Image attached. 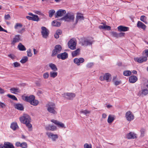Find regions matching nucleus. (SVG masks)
I'll return each mask as SVG.
<instances>
[{
    "instance_id": "f257e3e1",
    "label": "nucleus",
    "mask_w": 148,
    "mask_h": 148,
    "mask_svg": "<svg viewBox=\"0 0 148 148\" xmlns=\"http://www.w3.org/2000/svg\"><path fill=\"white\" fill-rule=\"evenodd\" d=\"M20 120L22 123L26 124L29 131L32 130V125L30 123L31 118L27 114H23L22 116L20 118Z\"/></svg>"
},
{
    "instance_id": "f03ea898",
    "label": "nucleus",
    "mask_w": 148,
    "mask_h": 148,
    "mask_svg": "<svg viewBox=\"0 0 148 148\" xmlns=\"http://www.w3.org/2000/svg\"><path fill=\"white\" fill-rule=\"evenodd\" d=\"M46 107L47 111L50 113L53 114H57V112L56 111V108L54 103L52 102H49L46 105Z\"/></svg>"
},
{
    "instance_id": "7ed1b4c3",
    "label": "nucleus",
    "mask_w": 148,
    "mask_h": 148,
    "mask_svg": "<svg viewBox=\"0 0 148 148\" xmlns=\"http://www.w3.org/2000/svg\"><path fill=\"white\" fill-rule=\"evenodd\" d=\"M46 134L48 138L51 139L53 141L55 142L58 138V135L57 134H54L52 132H47Z\"/></svg>"
},
{
    "instance_id": "20e7f679",
    "label": "nucleus",
    "mask_w": 148,
    "mask_h": 148,
    "mask_svg": "<svg viewBox=\"0 0 148 148\" xmlns=\"http://www.w3.org/2000/svg\"><path fill=\"white\" fill-rule=\"evenodd\" d=\"M61 19V20H64L67 21H69L71 20L73 21L74 19V16L73 14L68 13Z\"/></svg>"
},
{
    "instance_id": "39448f33",
    "label": "nucleus",
    "mask_w": 148,
    "mask_h": 148,
    "mask_svg": "<svg viewBox=\"0 0 148 148\" xmlns=\"http://www.w3.org/2000/svg\"><path fill=\"white\" fill-rule=\"evenodd\" d=\"M80 42L82 46H86L92 45V42L90 40L86 38H83L81 39Z\"/></svg>"
},
{
    "instance_id": "423d86ee",
    "label": "nucleus",
    "mask_w": 148,
    "mask_h": 148,
    "mask_svg": "<svg viewBox=\"0 0 148 148\" xmlns=\"http://www.w3.org/2000/svg\"><path fill=\"white\" fill-rule=\"evenodd\" d=\"M62 50V47L59 45H57L54 47V49L53 50L51 54L52 56H54L57 54L60 53Z\"/></svg>"
},
{
    "instance_id": "0eeeda50",
    "label": "nucleus",
    "mask_w": 148,
    "mask_h": 148,
    "mask_svg": "<svg viewBox=\"0 0 148 148\" xmlns=\"http://www.w3.org/2000/svg\"><path fill=\"white\" fill-rule=\"evenodd\" d=\"M22 25L20 23H16L14 26V28L16 30V31L19 33L22 34L25 30L24 28L20 30V28L22 27Z\"/></svg>"
},
{
    "instance_id": "6e6552de",
    "label": "nucleus",
    "mask_w": 148,
    "mask_h": 148,
    "mask_svg": "<svg viewBox=\"0 0 148 148\" xmlns=\"http://www.w3.org/2000/svg\"><path fill=\"white\" fill-rule=\"evenodd\" d=\"M68 46L71 49L74 50L76 48V42L75 40L72 39L68 42Z\"/></svg>"
},
{
    "instance_id": "1a4fd4ad",
    "label": "nucleus",
    "mask_w": 148,
    "mask_h": 148,
    "mask_svg": "<svg viewBox=\"0 0 148 148\" xmlns=\"http://www.w3.org/2000/svg\"><path fill=\"white\" fill-rule=\"evenodd\" d=\"M22 97L23 101L26 102H34L35 99V97L33 95L29 96H23Z\"/></svg>"
},
{
    "instance_id": "9d476101",
    "label": "nucleus",
    "mask_w": 148,
    "mask_h": 148,
    "mask_svg": "<svg viewBox=\"0 0 148 148\" xmlns=\"http://www.w3.org/2000/svg\"><path fill=\"white\" fill-rule=\"evenodd\" d=\"M125 117L127 120L130 122L134 119L133 114L130 111H127L126 112Z\"/></svg>"
},
{
    "instance_id": "9b49d317",
    "label": "nucleus",
    "mask_w": 148,
    "mask_h": 148,
    "mask_svg": "<svg viewBox=\"0 0 148 148\" xmlns=\"http://www.w3.org/2000/svg\"><path fill=\"white\" fill-rule=\"evenodd\" d=\"M41 29V33L42 37L44 38H47L49 34V31L45 27H42Z\"/></svg>"
},
{
    "instance_id": "f8f14e48",
    "label": "nucleus",
    "mask_w": 148,
    "mask_h": 148,
    "mask_svg": "<svg viewBox=\"0 0 148 148\" xmlns=\"http://www.w3.org/2000/svg\"><path fill=\"white\" fill-rule=\"evenodd\" d=\"M63 96L68 99H72L75 97V94L72 93H66L62 94Z\"/></svg>"
},
{
    "instance_id": "ddd939ff",
    "label": "nucleus",
    "mask_w": 148,
    "mask_h": 148,
    "mask_svg": "<svg viewBox=\"0 0 148 148\" xmlns=\"http://www.w3.org/2000/svg\"><path fill=\"white\" fill-rule=\"evenodd\" d=\"M138 94L142 97L146 96L148 94V90L146 87L142 88L141 90L139 91Z\"/></svg>"
},
{
    "instance_id": "4468645a",
    "label": "nucleus",
    "mask_w": 148,
    "mask_h": 148,
    "mask_svg": "<svg viewBox=\"0 0 148 148\" xmlns=\"http://www.w3.org/2000/svg\"><path fill=\"white\" fill-rule=\"evenodd\" d=\"M66 13V11L65 10L60 9L56 12V14L55 15V18L62 16Z\"/></svg>"
},
{
    "instance_id": "2eb2a0df",
    "label": "nucleus",
    "mask_w": 148,
    "mask_h": 148,
    "mask_svg": "<svg viewBox=\"0 0 148 148\" xmlns=\"http://www.w3.org/2000/svg\"><path fill=\"white\" fill-rule=\"evenodd\" d=\"M134 60L135 61L141 63L143 62L146 61L147 60V58L146 57H137L134 58Z\"/></svg>"
},
{
    "instance_id": "dca6fc26",
    "label": "nucleus",
    "mask_w": 148,
    "mask_h": 148,
    "mask_svg": "<svg viewBox=\"0 0 148 148\" xmlns=\"http://www.w3.org/2000/svg\"><path fill=\"white\" fill-rule=\"evenodd\" d=\"M68 57V55L67 53L64 52L60 54H58L57 55V57L59 59H61L62 60H65Z\"/></svg>"
},
{
    "instance_id": "f3484780",
    "label": "nucleus",
    "mask_w": 148,
    "mask_h": 148,
    "mask_svg": "<svg viewBox=\"0 0 148 148\" xmlns=\"http://www.w3.org/2000/svg\"><path fill=\"white\" fill-rule=\"evenodd\" d=\"M84 17L83 14L80 13H77L76 16V23H77L79 21L84 20Z\"/></svg>"
},
{
    "instance_id": "a211bd4d",
    "label": "nucleus",
    "mask_w": 148,
    "mask_h": 148,
    "mask_svg": "<svg viewBox=\"0 0 148 148\" xmlns=\"http://www.w3.org/2000/svg\"><path fill=\"white\" fill-rule=\"evenodd\" d=\"M45 128L47 130L54 131L56 130L57 128L56 126L54 125H48L45 126Z\"/></svg>"
},
{
    "instance_id": "6ab92c4d",
    "label": "nucleus",
    "mask_w": 148,
    "mask_h": 148,
    "mask_svg": "<svg viewBox=\"0 0 148 148\" xmlns=\"http://www.w3.org/2000/svg\"><path fill=\"white\" fill-rule=\"evenodd\" d=\"M52 122L54 123L57 125L58 127H64V125L63 123L56 120L52 119L51 120Z\"/></svg>"
},
{
    "instance_id": "aec40b11",
    "label": "nucleus",
    "mask_w": 148,
    "mask_h": 148,
    "mask_svg": "<svg viewBox=\"0 0 148 148\" xmlns=\"http://www.w3.org/2000/svg\"><path fill=\"white\" fill-rule=\"evenodd\" d=\"M118 30L119 32H126L129 30V28L128 27L120 25L117 27Z\"/></svg>"
},
{
    "instance_id": "412c9836",
    "label": "nucleus",
    "mask_w": 148,
    "mask_h": 148,
    "mask_svg": "<svg viewBox=\"0 0 148 148\" xmlns=\"http://www.w3.org/2000/svg\"><path fill=\"white\" fill-rule=\"evenodd\" d=\"M74 62L79 66L80 64V63H83L84 61V60L82 58H80L79 59L75 58L74 59Z\"/></svg>"
},
{
    "instance_id": "4be33fe9",
    "label": "nucleus",
    "mask_w": 148,
    "mask_h": 148,
    "mask_svg": "<svg viewBox=\"0 0 148 148\" xmlns=\"http://www.w3.org/2000/svg\"><path fill=\"white\" fill-rule=\"evenodd\" d=\"M101 24H102L103 25H100L99 26V28L100 29H103L108 30H110L111 27L110 26L107 25L103 23H101Z\"/></svg>"
},
{
    "instance_id": "5701e85b",
    "label": "nucleus",
    "mask_w": 148,
    "mask_h": 148,
    "mask_svg": "<svg viewBox=\"0 0 148 148\" xmlns=\"http://www.w3.org/2000/svg\"><path fill=\"white\" fill-rule=\"evenodd\" d=\"M20 36L19 35H16L12 42V44H14L18 42L20 40Z\"/></svg>"
},
{
    "instance_id": "b1692460",
    "label": "nucleus",
    "mask_w": 148,
    "mask_h": 148,
    "mask_svg": "<svg viewBox=\"0 0 148 148\" xmlns=\"http://www.w3.org/2000/svg\"><path fill=\"white\" fill-rule=\"evenodd\" d=\"M127 138L128 139H135L137 138L136 134L134 132H130L127 134Z\"/></svg>"
},
{
    "instance_id": "393cba45",
    "label": "nucleus",
    "mask_w": 148,
    "mask_h": 148,
    "mask_svg": "<svg viewBox=\"0 0 148 148\" xmlns=\"http://www.w3.org/2000/svg\"><path fill=\"white\" fill-rule=\"evenodd\" d=\"M3 147L5 148H15L12 143L8 142H5Z\"/></svg>"
},
{
    "instance_id": "a878e982",
    "label": "nucleus",
    "mask_w": 148,
    "mask_h": 148,
    "mask_svg": "<svg viewBox=\"0 0 148 148\" xmlns=\"http://www.w3.org/2000/svg\"><path fill=\"white\" fill-rule=\"evenodd\" d=\"M15 108L19 110H23L24 107L23 105L20 103L15 104L14 105Z\"/></svg>"
},
{
    "instance_id": "bb28decb",
    "label": "nucleus",
    "mask_w": 148,
    "mask_h": 148,
    "mask_svg": "<svg viewBox=\"0 0 148 148\" xmlns=\"http://www.w3.org/2000/svg\"><path fill=\"white\" fill-rule=\"evenodd\" d=\"M137 77L134 75H132L130 76L129 77V81L130 83H134L137 80Z\"/></svg>"
},
{
    "instance_id": "cd10ccee",
    "label": "nucleus",
    "mask_w": 148,
    "mask_h": 148,
    "mask_svg": "<svg viewBox=\"0 0 148 148\" xmlns=\"http://www.w3.org/2000/svg\"><path fill=\"white\" fill-rule=\"evenodd\" d=\"M137 26L139 28H141L144 30L146 27V25L140 21H138L137 23Z\"/></svg>"
},
{
    "instance_id": "c85d7f7f",
    "label": "nucleus",
    "mask_w": 148,
    "mask_h": 148,
    "mask_svg": "<svg viewBox=\"0 0 148 148\" xmlns=\"http://www.w3.org/2000/svg\"><path fill=\"white\" fill-rule=\"evenodd\" d=\"M49 66L53 71H58V68L54 64L52 63H49Z\"/></svg>"
},
{
    "instance_id": "c756f323",
    "label": "nucleus",
    "mask_w": 148,
    "mask_h": 148,
    "mask_svg": "<svg viewBox=\"0 0 148 148\" xmlns=\"http://www.w3.org/2000/svg\"><path fill=\"white\" fill-rule=\"evenodd\" d=\"M105 79L107 82L110 81L111 79V75L109 73H106L104 75Z\"/></svg>"
},
{
    "instance_id": "7c9ffc66",
    "label": "nucleus",
    "mask_w": 148,
    "mask_h": 148,
    "mask_svg": "<svg viewBox=\"0 0 148 148\" xmlns=\"http://www.w3.org/2000/svg\"><path fill=\"white\" fill-rule=\"evenodd\" d=\"M62 34V31L60 29H58L56 31V33L54 35L55 38H58L59 37V35Z\"/></svg>"
},
{
    "instance_id": "2f4dec72",
    "label": "nucleus",
    "mask_w": 148,
    "mask_h": 148,
    "mask_svg": "<svg viewBox=\"0 0 148 148\" xmlns=\"http://www.w3.org/2000/svg\"><path fill=\"white\" fill-rule=\"evenodd\" d=\"M52 25L54 26L59 27L60 25V23L56 20L53 21L51 23Z\"/></svg>"
},
{
    "instance_id": "473e14b6",
    "label": "nucleus",
    "mask_w": 148,
    "mask_h": 148,
    "mask_svg": "<svg viewBox=\"0 0 148 148\" xmlns=\"http://www.w3.org/2000/svg\"><path fill=\"white\" fill-rule=\"evenodd\" d=\"M80 49H78L77 50L73 51L72 53V56L73 57H75L80 52Z\"/></svg>"
},
{
    "instance_id": "72a5a7b5",
    "label": "nucleus",
    "mask_w": 148,
    "mask_h": 148,
    "mask_svg": "<svg viewBox=\"0 0 148 148\" xmlns=\"http://www.w3.org/2000/svg\"><path fill=\"white\" fill-rule=\"evenodd\" d=\"M18 48L19 49L20 51H25L26 50V48L25 46L22 45L21 43H20L18 46Z\"/></svg>"
},
{
    "instance_id": "f704fd0d",
    "label": "nucleus",
    "mask_w": 148,
    "mask_h": 148,
    "mask_svg": "<svg viewBox=\"0 0 148 148\" xmlns=\"http://www.w3.org/2000/svg\"><path fill=\"white\" fill-rule=\"evenodd\" d=\"M11 92L14 94H16V93L19 92V89L17 88H12L10 89Z\"/></svg>"
},
{
    "instance_id": "c9c22d12",
    "label": "nucleus",
    "mask_w": 148,
    "mask_h": 148,
    "mask_svg": "<svg viewBox=\"0 0 148 148\" xmlns=\"http://www.w3.org/2000/svg\"><path fill=\"white\" fill-rule=\"evenodd\" d=\"M80 113L85 115L86 116H88V114L90 113V111L87 110H82L80 111Z\"/></svg>"
},
{
    "instance_id": "e433bc0d",
    "label": "nucleus",
    "mask_w": 148,
    "mask_h": 148,
    "mask_svg": "<svg viewBox=\"0 0 148 148\" xmlns=\"http://www.w3.org/2000/svg\"><path fill=\"white\" fill-rule=\"evenodd\" d=\"M58 73L55 71H51L50 73V77L52 78H55L57 76Z\"/></svg>"
},
{
    "instance_id": "4c0bfd02",
    "label": "nucleus",
    "mask_w": 148,
    "mask_h": 148,
    "mask_svg": "<svg viewBox=\"0 0 148 148\" xmlns=\"http://www.w3.org/2000/svg\"><path fill=\"white\" fill-rule=\"evenodd\" d=\"M114 118L113 116L109 115L108 119V122L109 123H112L114 120Z\"/></svg>"
},
{
    "instance_id": "58836bf2",
    "label": "nucleus",
    "mask_w": 148,
    "mask_h": 148,
    "mask_svg": "<svg viewBox=\"0 0 148 148\" xmlns=\"http://www.w3.org/2000/svg\"><path fill=\"white\" fill-rule=\"evenodd\" d=\"M11 128L14 130H15L18 127V126L16 123H13L11 125Z\"/></svg>"
},
{
    "instance_id": "ea45409f",
    "label": "nucleus",
    "mask_w": 148,
    "mask_h": 148,
    "mask_svg": "<svg viewBox=\"0 0 148 148\" xmlns=\"http://www.w3.org/2000/svg\"><path fill=\"white\" fill-rule=\"evenodd\" d=\"M132 73V72L130 71H124L123 74L125 76H129Z\"/></svg>"
},
{
    "instance_id": "a19ab883",
    "label": "nucleus",
    "mask_w": 148,
    "mask_h": 148,
    "mask_svg": "<svg viewBox=\"0 0 148 148\" xmlns=\"http://www.w3.org/2000/svg\"><path fill=\"white\" fill-rule=\"evenodd\" d=\"M7 96L9 97V98H11L12 99L15 101H17V98L14 95H11L10 94H8Z\"/></svg>"
},
{
    "instance_id": "79ce46f5",
    "label": "nucleus",
    "mask_w": 148,
    "mask_h": 148,
    "mask_svg": "<svg viewBox=\"0 0 148 148\" xmlns=\"http://www.w3.org/2000/svg\"><path fill=\"white\" fill-rule=\"evenodd\" d=\"M28 58L27 56H24L21 60L20 62L22 64L25 63L28 61Z\"/></svg>"
},
{
    "instance_id": "37998d69",
    "label": "nucleus",
    "mask_w": 148,
    "mask_h": 148,
    "mask_svg": "<svg viewBox=\"0 0 148 148\" xmlns=\"http://www.w3.org/2000/svg\"><path fill=\"white\" fill-rule=\"evenodd\" d=\"M49 17L51 18L54 15V14L55 12V11L53 10H50L49 12Z\"/></svg>"
},
{
    "instance_id": "c03bdc74",
    "label": "nucleus",
    "mask_w": 148,
    "mask_h": 148,
    "mask_svg": "<svg viewBox=\"0 0 148 148\" xmlns=\"http://www.w3.org/2000/svg\"><path fill=\"white\" fill-rule=\"evenodd\" d=\"M32 20L34 21H38L39 20V18L38 16L36 15H34L32 16Z\"/></svg>"
},
{
    "instance_id": "a18cd8bd",
    "label": "nucleus",
    "mask_w": 148,
    "mask_h": 148,
    "mask_svg": "<svg viewBox=\"0 0 148 148\" xmlns=\"http://www.w3.org/2000/svg\"><path fill=\"white\" fill-rule=\"evenodd\" d=\"M111 35L114 37L116 38H118V33H117L116 32H111Z\"/></svg>"
},
{
    "instance_id": "49530a36",
    "label": "nucleus",
    "mask_w": 148,
    "mask_h": 148,
    "mask_svg": "<svg viewBox=\"0 0 148 148\" xmlns=\"http://www.w3.org/2000/svg\"><path fill=\"white\" fill-rule=\"evenodd\" d=\"M94 65V63L89 62L87 63L86 65V67L88 68H92Z\"/></svg>"
},
{
    "instance_id": "de8ad7c7",
    "label": "nucleus",
    "mask_w": 148,
    "mask_h": 148,
    "mask_svg": "<svg viewBox=\"0 0 148 148\" xmlns=\"http://www.w3.org/2000/svg\"><path fill=\"white\" fill-rule=\"evenodd\" d=\"M22 148H26L27 147V143L25 142L21 143V147Z\"/></svg>"
},
{
    "instance_id": "09e8293b",
    "label": "nucleus",
    "mask_w": 148,
    "mask_h": 148,
    "mask_svg": "<svg viewBox=\"0 0 148 148\" xmlns=\"http://www.w3.org/2000/svg\"><path fill=\"white\" fill-rule=\"evenodd\" d=\"M27 56L29 57H31L32 56V54L31 53V50L30 49H28L27 51Z\"/></svg>"
},
{
    "instance_id": "8fccbe9b",
    "label": "nucleus",
    "mask_w": 148,
    "mask_h": 148,
    "mask_svg": "<svg viewBox=\"0 0 148 148\" xmlns=\"http://www.w3.org/2000/svg\"><path fill=\"white\" fill-rule=\"evenodd\" d=\"M4 19L6 20H9L11 18V17L9 14H6L4 16Z\"/></svg>"
},
{
    "instance_id": "3c124183",
    "label": "nucleus",
    "mask_w": 148,
    "mask_h": 148,
    "mask_svg": "<svg viewBox=\"0 0 148 148\" xmlns=\"http://www.w3.org/2000/svg\"><path fill=\"white\" fill-rule=\"evenodd\" d=\"M49 76V73L48 72H46L43 74V77L44 79H46L48 78Z\"/></svg>"
},
{
    "instance_id": "603ef678",
    "label": "nucleus",
    "mask_w": 148,
    "mask_h": 148,
    "mask_svg": "<svg viewBox=\"0 0 148 148\" xmlns=\"http://www.w3.org/2000/svg\"><path fill=\"white\" fill-rule=\"evenodd\" d=\"M146 17L144 16H141L140 18V20L141 21H143V22L146 23L145 22V19H146Z\"/></svg>"
},
{
    "instance_id": "864d4df0",
    "label": "nucleus",
    "mask_w": 148,
    "mask_h": 148,
    "mask_svg": "<svg viewBox=\"0 0 148 148\" xmlns=\"http://www.w3.org/2000/svg\"><path fill=\"white\" fill-rule=\"evenodd\" d=\"M84 148H92L91 145H89L88 143H85L84 145Z\"/></svg>"
},
{
    "instance_id": "5fc2aeb1",
    "label": "nucleus",
    "mask_w": 148,
    "mask_h": 148,
    "mask_svg": "<svg viewBox=\"0 0 148 148\" xmlns=\"http://www.w3.org/2000/svg\"><path fill=\"white\" fill-rule=\"evenodd\" d=\"M13 64L15 67H18L20 66V64L17 62H14Z\"/></svg>"
},
{
    "instance_id": "6e6d98bb",
    "label": "nucleus",
    "mask_w": 148,
    "mask_h": 148,
    "mask_svg": "<svg viewBox=\"0 0 148 148\" xmlns=\"http://www.w3.org/2000/svg\"><path fill=\"white\" fill-rule=\"evenodd\" d=\"M125 33L123 32H120L118 33V38L124 36Z\"/></svg>"
},
{
    "instance_id": "4d7b16f0",
    "label": "nucleus",
    "mask_w": 148,
    "mask_h": 148,
    "mask_svg": "<svg viewBox=\"0 0 148 148\" xmlns=\"http://www.w3.org/2000/svg\"><path fill=\"white\" fill-rule=\"evenodd\" d=\"M15 145L17 147H21V143L20 142H17L15 143Z\"/></svg>"
},
{
    "instance_id": "13d9d810",
    "label": "nucleus",
    "mask_w": 148,
    "mask_h": 148,
    "mask_svg": "<svg viewBox=\"0 0 148 148\" xmlns=\"http://www.w3.org/2000/svg\"><path fill=\"white\" fill-rule=\"evenodd\" d=\"M5 104L3 102H0V107L3 108L5 107Z\"/></svg>"
},
{
    "instance_id": "bf43d9fd",
    "label": "nucleus",
    "mask_w": 148,
    "mask_h": 148,
    "mask_svg": "<svg viewBox=\"0 0 148 148\" xmlns=\"http://www.w3.org/2000/svg\"><path fill=\"white\" fill-rule=\"evenodd\" d=\"M8 56L12 59H14L15 57V56L14 55L12 54L9 55Z\"/></svg>"
},
{
    "instance_id": "052dcab7",
    "label": "nucleus",
    "mask_w": 148,
    "mask_h": 148,
    "mask_svg": "<svg viewBox=\"0 0 148 148\" xmlns=\"http://www.w3.org/2000/svg\"><path fill=\"white\" fill-rule=\"evenodd\" d=\"M30 104L31 105L36 106L38 104V102H30Z\"/></svg>"
},
{
    "instance_id": "680f3d73",
    "label": "nucleus",
    "mask_w": 148,
    "mask_h": 148,
    "mask_svg": "<svg viewBox=\"0 0 148 148\" xmlns=\"http://www.w3.org/2000/svg\"><path fill=\"white\" fill-rule=\"evenodd\" d=\"M145 55L146 56V57H148V49H146L145 50Z\"/></svg>"
},
{
    "instance_id": "e2e57ef3",
    "label": "nucleus",
    "mask_w": 148,
    "mask_h": 148,
    "mask_svg": "<svg viewBox=\"0 0 148 148\" xmlns=\"http://www.w3.org/2000/svg\"><path fill=\"white\" fill-rule=\"evenodd\" d=\"M26 18L30 20H32V16H26Z\"/></svg>"
},
{
    "instance_id": "0e129e2a",
    "label": "nucleus",
    "mask_w": 148,
    "mask_h": 148,
    "mask_svg": "<svg viewBox=\"0 0 148 148\" xmlns=\"http://www.w3.org/2000/svg\"><path fill=\"white\" fill-rule=\"evenodd\" d=\"M121 82L119 81H116L115 82V85H118L120 84Z\"/></svg>"
},
{
    "instance_id": "69168bd1",
    "label": "nucleus",
    "mask_w": 148,
    "mask_h": 148,
    "mask_svg": "<svg viewBox=\"0 0 148 148\" xmlns=\"http://www.w3.org/2000/svg\"><path fill=\"white\" fill-rule=\"evenodd\" d=\"M4 90L2 89V88L0 87V93L3 94L4 93Z\"/></svg>"
},
{
    "instance_id": "338daca9",
    "label": "nucleus",
    "mask_w": 148,
    "mask_h": 148,
    "mask_svg": "<svg viewBox=\"0 0 148 148\" xmlns=\"http://www.w3.org/2000/svg\"><path fill=\"white\" fill-rule=\"evenodd\" d=\"M100 79L102 81L103 80H105V78L104 77V75L103 76H101L99 77Z\"/></svg>"
},
{
    "instance_id": "774afa93",
    "label": "nucleus",
    "mask_w": 148,
    "mask_h": 148,
    "mask_svg": "<svg viewBox=\"0 0 148 148\" xmlns=\"http://www.w3.org/2000/svg\"><path fill=\"white\" fill-rule=\"evenodd\" d=\"M107 116L106 114L105 113H103L102 115V118H105Z\"/></svg>"
}]
</instances>
